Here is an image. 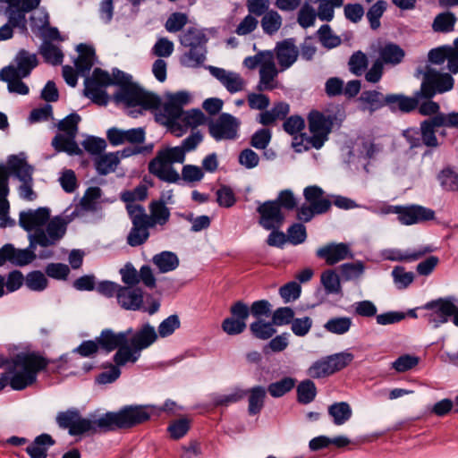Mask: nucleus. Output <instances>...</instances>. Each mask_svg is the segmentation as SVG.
Wrapping results in <instances>:
<instances>
[{
  "instance_id": "obj_30",
  "label": "nucleus",
  "mask_w": 458,
  "mask_h": 458,
  "mask_svg": "<svg viewBox=\"0 0 458 458\" xmlns=\"http://www.w3.org/2000/svg\"><path fill=\"white\" fill-rule=\"evenodd\" d=\"M358 103L360 110L369 114L386 106V96L375 89L362 91Z\"/></svg>"
},
{
  "instance_id": "obj_10",
  "label": "nucleus",
  "mask_w": 458,
  "mask_h": 458,
  "mask_svg": "<svg viewBox=\"0 0 458 458\" xmlns=\"http://www.w3.org/2000/svg\"><path fill=\"white\" fill-rule=\"evenodd\" d=\"M454 81L449 73L440 72L434 68L428 67L423 74L417 97L430 99L437 94L450 91L454 88Z\"/></svg>"
},
{
  "instance_id": "obj_14",
  "label": "nucleus",
  "mask_w": 458,
  "mask_h": 458,
  "mask_svg": "<svg viewBox=\"0 0 458 458\" xmlns=\"http://www.w3.org/2000/svg\"><path fill=\"white\" fill-rule=\"evenodd\" d=\"M8 169L21 182L19 187L20 197L25 200H34L36 193L32 189V172L33 168L28 165L26 160L18 156H11L8 159Z\"/></svg>"
},
{
  "instance_id": "obj_1",
  "label": "nucleus",
  "mask_w": 458,
  "mask_h": 458,
  "mask_svg": "<svg viewBox=\"0 0 458 458\" xmlns=\"http://www.w3.org/2000/svg\"><path fill=\"white\" fill-rule=\"evenodd\" d=\"M149 418L150 414L146 407L126 405L117 411L90 414L88 418H82L75 409L68 410L57 414L56 422L60 428H68L71 436H78L128 429L147 421Z\"/></svg>"
},
{
  "instance_id": "obj_25",
  "label": "nucleus",
  "mask_w": 458,
  "mask_h": 458,
  "mask_svg": "<svg viewBox=\"0 0 458 458\" xmlns=\"http://www.w3.org/2000/svg\"><path fill=\"white\" fill-rule=\"evenodd\" d=\"M106 136L109 142L114 146L125 142L139 144L145 140V131L141 127L130 130H121L114 127L107 131Z\"/></svg>"
},
{
  "instance_id": "obj_9",
  "label": "nucleus",
  "mask_w": 458,
  "mask_h": 458,
  "mask_svg": "<svg viewBox=\"0 0 458 458\" xmlns=\"http://www.w3.org/2000/svg\"><path fill=\"white\" fill-rule=\"evenodd\" d=\"M430 312L427 315L428 321L437 328L448 321L453 316V323L458 327V301L454 297L439 298L424 305Z\"/></svg>"
},
{
  "instance_id": "obj_53",
  "label": "nucleus",
  "mask_w": 458,
  "mask_h": 458,
  "mask_svg": "<svg viewBox=\"0 0 458 458\" xmlns=\"http://www.w3.org/2000/svg\"><path fill=\"white\" fill-rule=\"evenodd\" d=\"M328 414L333 418L335 425H343L352 417L351 406L345 403H335L328 407Z\"/></svg>"
},
{
  "instance_id": "obj_55",
  "label": "nucleus",
  "mask_w": 458,
  "mask_h": 458,
  "mask_svg": "<svg viewBox=\"0 0 458 458\" xmlns=\"http://www.w3.org/2000/svg\"><path fill=\"white\" fill-rule=\"evenodd\" d=\"M352 326V319L349 317H335L329 318L324 325V328L335 335H344Z\"/></svg>"
},
{
  "instance_id": "obj_17",
  "label": "nucleus",
  "mask_w": 458,
  "mask_h": 458,
  "mask_svg": "<svg viewBox=\"0 0 458 458\" xmlns=\"http://www.w3.org/2000/svg\"><path fill=\"white\" fill-rule=\"evenodd\" d=\"M230 312L231 317L224 319L222 328L227 335H236L246 328V320L250 316L249 306L238 301L231 306Z\"/></svg>"
},
{
  "instance_id": "obj_54",
  "label": "nucleus",
  "mask_w": 458,
  "mask_h": 458,
  "mask_svg": "<svg viewBox=\"0 0 458 458\" xmlns=\"http://www.w3.org/2000/svg\"><path fill=\"white\" fill-rule=\"evenodd\" d=\"M189 48L190 50L181 58L182 64L187 67H197L201 65L206 59V46Z\"/></svg>"
},
{
  "instance_id": "obj_32",
  "label": "nucleus",
  "mask_w": 458,
  "mask_h": 458,
  "mask_svg": "<svg viewBox=\"0 0 458 458\" xmlns=\"http://www.w3.org/2000/svg\"><path fill=\"white\" fill-rule=\"evenodd\" d=\"M206 116L202 111L199 109H191L182 112L177 121H173L170 126L173 130H179L181 132L185 131L189 128H195L205 123Z\"/></svg>"
},
{
  "instance_id": "obj_11",
  "label": "nucleus",
  "mask_w": 458,
  "mask_h": 458,
  "mask_svg": "<svg viewBox=\"0 0 458 458\" xmlns=\"http://www.w3.org/2000/svg\"><path fill=\"white\" fill-rule=\"evenodd\" d=\"M354 359L352 352H342L328 355L315 361L308 369V374L313 378H322L346 368Z\"/></svg>"
},
{
  "instance_id": "obj_21",
  "label": "nucleus",
  "mask_w": 458,
  "mask_h": 458,
  "mask_svg": "<svg viewBox=\"0 0 458 458\" xmlns=\"http://www.w3.org/2000/svg\"><path fill=\"white\" fill-rule=\"evenodd\" d=\"M191 94L188 91H178L175 93L165 94V103L164 112L169 124L173 121H177L180 114L183 112V106L191 102Z\"/></svg>"
},
{
  "instance_id": "obj_62",
  "label": "nucleus",
  "mask_w": 458,
  "mask_h": 458,
  "mask_svg": "<svg viewBox=\"0 0 458 458\" xmlns=\"http://www.w3.org/2000/svg\"><path fill=\"white\" fill-rule=\"evenodd\" d=\"M368 64L367 55L361 51H357L353 53L349 59V70L352 74L360 76L365 72Z\"/></svg>"
},
{
  "instance_id": "obj_22",
  "label": "nucleus",
  "mask_w": 458,
  "mask_h": 458,
  "mask_svg": "<svg viewBox=\"0 0 458 458\" xmlns=\"http://www.w3.org/2000/svg\"><path fill=\"white\" fill-rule=\"evenodd\" d=\"M274 55L278 62L280 71L284 72L297 61L299 49L293 38H287L276 44Z\"/></svg>"
},
{
  "instance_id": "obj_19",
  "label": "nucleus",
  "mask_w": 458,
  "mask_h": 458,
  "mask_svg": "<svg viewBox=\"0 0 458 458\" xmlns=\"http://www.w3.org/2000/svg\"><path fill=\"white\" fill-rule=\"evenodd\" d=\"M448 61L449 71L458 73V38L454 42V47L443 46L431 49L428 53V61L435 64H442Z\"/></svg>"
},
{
  "instance_id": "obj_8",
  "label": "nucleus",
  "mask_w": 458,
  "mask_h": 458,
  "mask_svg": "<svg viewBox=\"0 0 458 458\" xmlns=\"http://www.w3.org/2000/svg\"><path fill=\"white\" fill-rule=\"evenodd\" d=\"M80 121V115L73 113L58 123L57 127L62 132L56 134L52 140V146L56 151L66 152L69 155L82 153L75 141Z\"/></svg>"
},
{
  "instance_id": "obj_46",
  "label": "nucleus",
  "mask_w": 458,
  "mask_h": 458,
  "mask_svg": "<svg viewBox=\"0 0 458 458\" xmlns=\"http://www.w3.org/2000/svg\"><path fill=\"white\" fill-rule=\"evenodd\" d=\"M153 264L160 273H168L176 269L179 266L177 255L172 251H162L152 258Z\"/></svg>"
},
{
  "instance_id": "obj_20",
  "label": "nucleus",
  "mask_w": 458,
  "mask_h": 458,
  "mask_svg": "<svg viewBox=\"0 0 458 458\" xmlns=\"http://www.w3.org/2000/svg\"><path fill=\"white\" fill-rule=\"evenodd\" d=\"M435 212L420 205L400 206L398 220L401 224L411 225L434 219Z\"/></svg>"
},
{
  "instance_id": "obj_40",
  "label": "nucleus",
  "mask_w": 458,
  "mask_h": 458,
  "mask_svg": "<svg viewBox=\"0 0 458 458\" xmlns=\"http://www.w3.org/2000/svg\"><path fill=\"white\" fill-rule=\"evenodd\" d=\"M404 55V51L399 46L387 43L378 49V58L377 60L383 66L385 64L396 65L403 61Z\"/></svg>"
},
{
  "instance_id": "obj_33",
  "label": "nucleus",
  "mask_w": 458,
  "mask_h": 458,
  "mask_svg": "<svg viewBox=\"0 0 458 458\" xmlns=\"http://www.w3.org/2000/svg\"><path fill=\"white\" fill-rule=\"evenodd\" d=\"M443 118L436 115L420 123V136L422 144L429 148H437L439 142L436 136L437 128L443 126Z\"/></svg>"
},
{
  "instance_id": "obj_26",
  "label": "nucleus",
  "mask_w": 458,
  "mask_h": 458,
  "mask_svg": "<svg viewBox=\"0 0 458 458\" xmlns=\"http://www.w3.org/2000/svg\"><path fill=\"white\" fill-rule=\"evenodd\" d=\"M8 4L6 13L9 21L18 26L25 19V14L38 8L41 0H4Z\"/></svg>"
},
{
  "instance_id": "obj_43",
  "label": "nucleus",
  "mask_w": 458,
  "mask_h": 458,
  "mask_svg": "<svg viewBox=\"0 0 458 458\" xmlns=\"http://www.w3.org/2000/svg\"><path fill=\"white\" fill-rule=\"evenodd\" d=\"M148 197V188L144 184H140L135 187L133 190L124 191L121 193L120 199L122 201L125 203L126 211L129 214L130 207L132 208H140L141 209H145L144 207L139 203L138 201H142L146 199Z\"/></svg>"
},
{
  "instance_id": "obj_5",
  "label": "nucleus",
  "mask_w": 458,
  "mask_h": 458,
  "mask_svg": "<svg viewBox=\"0 0 458 458\" xmlns=\"http://www.w3.org/2000/svg\"><path fill=\"white\" fill-rule=\"evenodd\" d=\"M131 82V76L118 70L114 69L112 76L100 68H96L91 77L85 79V96L92 99L98 105L107 103V94L106 88L109 85H119L120 88Z\"/></svg>"
},
{
  "instance_id": "obj_51",
  "label": "nucleus",
  "mask_w": 458,
  "mask_h": 458,
  "mask_svg": "<svg viewBox=\"0 0 458 458\" xmlns=\"http://www.w3.org/2000/svg\"><path fill=\"white\" fill-rule=\"evenodd\" d=\"M140 356V352L136 348L128 346V344H123L118 348V351L115 352L114 356V361L115 366L118 368L125 365L127 362L134 363L136 362Z\"/></svg>"
},
{
  "instance_id": "obj_50",
  "label": "nucleus",
  "mask_w": 458,
  "mask_h": 458,
  "mask_svg": "<svg viewBox=\"0 0 458 458\" xmlns=\"http://www.w3.org/2000/svg\"><path fill=\"white\" fill-rule=\"evenodd\" d=\"M283 19L275 10L267 11L262 17L260 25L265 34L275 35L282 27Z\"/></svg>"
},
{
  "instance_id": "obj_36",
  "label": "nucleus",
  "mask_w": 458,
  "mask_h": 458,
  "mask_svg": "<svg viewBox=\"0 0 458 458\" xmlns=\"http://www.w3.org/2000/svg\"><path fill=\"white\" fill-rule=\"evenodd\" d=\"M157 337L155 327L147 323L131 336V344L132 347L141 352L154 344Z\"/></svg>"
},
{
  "instance_id": "obj_45",
  "label": "nucleus",
  "mask_w": 458,
  "mask_h": 458,
  "mask_svg": "<svg viewBox=\"0 0 458 458\" xmlns=\"http://www.w3.org/2000/svg\"><path fill=\"white\" fill-rule=\"evenodd\" d=\"M365 264L363 261L347 262L339 266V275L344 282L359 281L365 273Z\"/></svg>"
},
{
  "instance_id": "obj_3",
  "label": "nucleus",
  "mask_w": 458,
  "mask_h": 458,
  "mask_svg": "<svg viewBox=\"0 0 458 458\" xmlns=\"http://www.w3.org/2000/svg\"><path fill=\"white\" fill-rule=\"evenodd\" d=\"M202 140V134L196 131L185 138L181 146L168 147L158 150L156 157L148 164L149 173L164 182H178L180 175L172 165L183 163L186 152L194 150Z\"/></svg>"
},
{
  "instance_id": "obj_18",
  "label": "nucleus",
  "mask_w": 458,
  "mask_h": 458,
  "mask_svg": "<svg viewBox=\"0 0 458 458\" xmlns=\"http://www.w3.org/2000/svg\"><path fill=\"white\" fill-rule=\"evenodd\" d=\"M257 211L260 215L259 223L266 230L277 229L284 221V215L277 201H266L258 207Z\"/></svg>"
},
{
  "instance_id": "obj_58",
  "label": "nucleus",
  "mask_w": 458,
  "mask_h": 458,
  "mask_svg": "<svg viewBox=\"0 0 458 458\" xmlns=\"http://www.w3.org/2000/svg\"><path fill=\"white\" fill-rule=\"evenodd\" d=\"M340 275L338 276L333 270H327L321 275V284L326 293L328 294H337L341 293L342 287L340 284Z\"/></svg>"
},
{
  "instance_id": "obj_44",
  "label": "nucleus",
  "mask_w": 458,
  "mask_h": 458,
  "mask_svg": "<svg viewBox=\"0 0 458 458\" xmlns=\"http://www.w3.org/2000/svg\"><path fill=\"white\" fill-rule=\"evenodd\" d=\"M54 444L55 440L50 435L41 434L26 447V452L31 458H47V447Z\"/></svg>"
},
{
  "instance_id": "obj_47",
  "label": "nucleus",
  "mask_w": 458,
  "mask_h": 458,
  "mask_svg": "<svg viewBox=\"0 0 458 458\" xmlns=\"http://www.w3.org/2000/svg\"><path fill=\"white\" fill-rule=\"evenodd\" d=\"M180 42L186 47H204L208 38L203 30L197 28H189L180 36Z\"/></svg>"
},
{
  "instance_id": "obj_28",
  "label": "nucleus",
  "mask_w": 458,
  "mask_h": 458,
  "mask_svg": "<svg viewBox=\"0 0 458 458\" xmlns=\"http://www.w3.org/2000/svg\"><path fill=\"white\" fill-rule=\"evenodd\" d=\"M279 72L281 71L276 66L274 55L267 64L259 68V81L257 85V89L259 92H262L277 88V76Z\"/></svg>"
},
{
  "instance_id": "obj_59",
  "label": "nucleus",
  "mask_w": 458,
  "mask_h": 458,
  "mask_svg": "<svg viewBox=\"0 0 458 458\" xmlns=\"http://www.w3.org/2000/svg\"><path fill=\"white\" fill-rule=\"evenodd\" d=\"M273 326L275 325L272 321L265 322L264 320L258 319L250 325V330L256 338L267 340L276 333Z\"/></svg>"
},
{
  "instance_id": "obj_39",
  "label": "nucleus",
  "mask_w": 458,
  "mask_h": 458,
  "mask_svg": "<svg viewBox=\"0 0 458 458\" xmlns=\"http://www.w3.org/2000/svg\"><path fill=\"white\" fill-rule=\"evenodd\" d=\"M79 53L78 58L75 60V67L81 75L85 76L91 70L95 63V50L92 47L86 44L77 46Z\"/></svg>"
},
{
  "instance_id": "obj_41",
  "label": "nucleus",
  "mask_w": 458,
  "mask_h": 458,
  "mask_svg": "<svg viewBox=\"0 0 458 458\" xmlns=\"http://www.w3.org/2000/svg\"><path fill=\"white\" fill-rule=\"evenodd\" d=\"M290 112V106L285 102H278L270 110L261 112L258 116V122L262 125L273 124L277 120L284 119Z\"/></svg>"
},
{
  "instance_id": "obj_6",
  "label": "nucleus",
  "mask_w": 458,
  "mask_h": 458,
  "mask_svg": "<svg viewBox=\"0 0 458 458\" xmlns=\"http://www.w3.org/2000/svg\"><path fill=\"white\" fill-rule=\"evenodd\" d=\"M305 203L296 209V218L301 223H308L315 216L327 213L332 202L325 196V191L317 185H310L303 190Z\"/></svg>"
},
{
  "instance_id": "obj_4",
  "label": "nucleus",
  "mask_w": 458,
  "mask_h": 458,
  "mask_svg": "<svg viewBox=\"0 0 458 458\" xmlns=\"http://www.w3.org/2000/svg\"><path fill=\"white\" fill-rule=\"evenodd\" d=\"M67 222L61 216H55L47 226V236L43 233L29 234V247L26 249H15L13 245L8 246L9 262L14 266L23 267L31 263L36 259L35 250L38 245L49 247L55 245L65 234Z\"/></svg>"
},
{
  "instance_id": "obj_16",
  "label": "nucleus",
  "mask_w": 458,
  "mask_h": 458,
  "mask_svg": "<svg viewBox=\"0 0 458 458\" xmlns=\"http://www.w3.org/2000/svg\"><path fill=\"white\" fill-rule=\"evenodd\" d=\"M49 217L50 210L47 208L29 209L20 213L19 224L25 231L30 233L29 234L43 233L47 236V226L51 221Z\"/></svg>"
},
{
  "instance_id": "obj_13",
  "label": "nucleus",
  "mask_w": 458,
  "mask_h": 458,
  "mask_svg": "<svg viewBox=\"0 0 458 458\" xmlns=\"http://www.w3.org/2000/svg\"><path fill=\"white\" fill-rule=\"evenodd\" d=\"M241 124L239 118L222 113L208 123V132L216 141L235 140L239 138Z\"/></svg>"
},
{
  "instance_id": "obj_49",
  "label": "nucleus",
  "mask_w": 458,
  "mask_h": 458,
  "mask_svg": "<svg viewBox=\"0 0 458 458\" xmlns=\"http://www.w3.org/2000/svg\"><path fill=\"white\" fill-rule=\"evenodd\" d=\"M39 53L47 63L53 65L62 64L64 59V54L60 47L48 40H44L40 46Z\"/></svg>"
},
{
  "instance_id": "obj_57",
  "label": "nucleus",
  "mask_w": 458,
  "mask_h": 458,
  "mask_svg": "<svg viewBox=\"0 0 458 458\" xmlns=\"http://www.w3.org/2000/svg\"><path fill=\"white\" fill-rule=\"evenodd\" d=\"M456 18L451 12L441 13L436 16L432 29L437 32H449L454 30Z\"/></svg>"
},
{
  "instance_id": "obj_24",
  "label": "nucleus",
  "mask_w": 458,
  "mask_h": 458,
  "mask_svg": "<svg viewBox=\"0 0 458 458\" xmlns=\"http://www.w3.org/2000/svg\"><path fill=\"white\" fill-rule=\"evenodd\" d=\"M317 256L324 259L326 262L332 266L344 259L352 258L350 245L347 243H329L319 248L317 250Z\"/></svg>"
},
{
  "instance_id": "obj_60",
  "label": "nucleus",
  "mask_w": 458,
  "mask_h": 458,
  "mask_svg": "<svg viewBox=\"0 0 458 458\" xmlns=\"http://www.w3.org/2000/svg\"><path fill=\"white\" fill-rule=\"evenodd\" d=\"M317 394V388L313 381L306 379L301 381L297 386V397L301 403H311Z\"/></svg>"
},
{
  "instance_id": "obj_42",
  "label": "nucleus",
  "mask_w": 458,
  "mask_h": 458,
  "mask_svg": "<svg viewBox=\"0 0 458 458\" xmlns=\"http://www.w3.org/2000/svg\"><path fill=\"white\" fill-rule=\"evenodd\" d=\"M431 251L432 249L429 246H423L419 249L407 250H392L388 251L386 259L393 261L412 262L420 259Z\"/></svg>"
},
{
  "instance_id": "obj_15",
  "label": "nucleus",
  "mask_w": 458,
  "mask_h": 458,
  "mask_svg": "<svg viewBox=\"0 0 458 458\" xmlns=\"http://www.w3.org/2000/svg\"><path fill=\"white\" fill-rule=\"evenodd\" d=\"M129 218L131 222V228L127 235V243L131 247L142 245L149 237V228H153L147 221V213L140 208L130 207Z\"/></svg>"
},
{
  "instance_id": "obj_63",
  "label": "nucleus",
  "mask_w": 458,
  "mask_h": 458,
  "mask_svg": "<svg viewBox=\"0 0 458 458\" xmlns=\"http://www.w3.org/2000/svg\"><path fill=\"white\" fill-rule=\"evenodd\" d=\"M26 286L36 292H41L47 286V279L41 271H32L25 278Z\"/></svg>"
},
{
  "instance_id": "obj_27",
  "label": "nucleus",
  "mask_w": 458,
  "mask_h": 458,
  "mask_svg": "<svg viewBox=\"0 0 458 458\" xmlns=\"http://www.w3.org/2000/svg\"><path fill=\"white\" fill-rule=\"evenodd\" d=\"M131 335V328L119 333H114L111 329H105L97 338V341L102 349L106 350L107 352H110L116 348H119L123 344H128L129 336Z\"/></svg>"
},
{
  "instance_id": "obj_48",
  "label": "nucleus",
  "mask_w": 458,
  "mask_h": 458,
  "mask_svg": "<svg viewBox=\"0 0 458 458\" xmlns=\"http://www.w3.org/2000/svg\"><path fill=\"white\" fill-rule=\"evenodd\" d=\"M119 162V157L115 153L99 155L95 158V167L99 174L106 175L114 172Z\"/></svg>"
},
{
  "instance_id": "obj_56",
  "label": "nucleus",
  "mask_w": 458,
  "mask_h": 458,
  "mask_svg": "<svg viewBox=\"0 0 458 458\" xmlns=\"http://www.w3.org/2000/svg\"><path fill=\"white\" fill-rule=\"evenodd\" d=\"M296 384V379L291 377H285L278 381L271 383L267 391L272 397L279 398L290 392Z\"/></svg>"
},
{
  "instance_id": "obj_61",
  "label": "nucleus",
  "mask_w": 458,
  "mask_h": 458,
  "mask_svg": "<svg viewBox=\"0 0 458 458\" xmlns=\"http://www.w3.org/2000/svg\"><path fill=\"white\" fill-rule=\"evenodd\" d=\"M387 4L384 0H378L370 6L366 16L372 30H377L380 27V18L386 10Z\"/></svg>"
},
{
  "instance_id": "obj_64",
  "label": "nucleus",
  "mask_w": 458,
  "mask_h": 458,
  "mask_svg": "<svg viewBox=\"0 0 458 458\" xmlns=\"http://www.w3.org/2000/svg\"><path fill=\"white\" fill-rule=\"evenodd\" d=\"M441 186L451 191H458V174L452 169H444L438 175Z\"/></svg>"
},
{
  "instance_id": "obj_12",
  "label": "nucleus",
  "mask_w": 458,
  "mask_h": 458,
  "mask_svg": "<svg viewBox=\"0 0 458 458\" xmlns=\"http://www.w3.org/2000/svg\"><path fill=\"white\" fill-rule=\"evenodd\" d=\"M308 123L311 136L306 138L307 143L319 149L328 139L334 125V118L313 110L308 115Z\"/></svg>"
},
{
  "instance_id": "obj_38",
  "label": "nucleus",
  "mask_w": 458,
  "mask_h": 458,
  "mask_svg": "<svg viewBox=\"0 0 458 458\" xmlns=\"http://www.w3.org/2000/svg\"><path fill=\"white\" fill-rule=\"evenodd\" d=\"M24 77L14 74L12 67H4L0 71V80L7 82L9 92L27 95L30 91L29 87L21 81Z\"/></svg>"
},
{
  "instance_id": "obj_34",
  "label": "nucleus",
  "mask_w": 458,
  "mask_h": 458,
  "mask_svg": "<svg viewBox=\"0 0 458 458\" xmlns=\"http://www.w3.org/2000/svg\"><path fill=\"white\" fill-rule=\"evenodd\" d=\"M420 98L415 95V98L406 97L402 94H387L386 95V106L392 112L400 111L402 113H409L414 110L419 105Z\"/></svg>"
},
{
  "instance_id": "obj_2",
  "label": "nucleus",
  "mask_w": 458,
  "mask_h": 458,
  "mask_svg": "<svg viewBox=\"0 0 458 458\" xmlns=\"http://www.w3.org/2000/svg\"><path fill=\"white\" fill-rule=\"evenodd\" d=\"M49 361L39 352H21L12 359L6 372L0 377V391L7 384L13 390H23L37 380L38 373L45 369Z\"/></svg>"
},
{
  "instance_id": "obj_7",
  "label": "nucleus",
  "mask_w": 458,
  "mask_h": 458,
  "mask_svg": "<svg viewBox=\"0 0 458 458\" xmlns=\"http://www.w3.org/2000/svg\"><path fill=\"white\" fill-rule=\"evenodd\" d=\"M114 99L129 107H140L143 110L157 109L161 105L158 96L145 91L132 81L119 88L114 94Z\"/></svg>"
},
{
  "instance_id": "obj_37",
  "label": "nucleus",
  "mask_w": 458,
  "mask_h": 458,
  "mask_svg": "<svg viewBox=\"0 0 458 458\" xmlns=\"http://www.w3.org/2000/svg\"><path fill=\"white\" fill-rule=\"evenodd\" d=\"M16 65H9L14 71V74L28 77L31 71L38 65V58L35 54L26 50H21L15 57Z\"/></svg>"
},
{
  "instance_id": "obj_52",
  "label": "nucleus",
  "mask_w": 458,
  "mask_h": 458,
  "mask_svg": "<svg viewBox=\"0 0 458 458\" xmlns=\"http://www.w3.org/2000/svg\"><path fill=\"white\" fill-rule=\"evenodd\" d=\"M248 412L250 415L259 413L264 406L266 390L263 386H258L249 390Z\"/></svg>"
},
{
  "instance_id": "obj_31",
  "label": "nucleus",
  "mask_w": 458,
  "mask_h": 458,
  "mask_svg": "<svg viewBox=\"0 0 458 458\" xmlns=\"http://www.w3.org/2000/svg\"><path fill=\"white\" fill-rule=\"evenodd\" d=\"M9 193L8 188V174L4 166H0V227L4 228L8 225H13V222L10 219L9 213V201L7 195Z\"/></svg>"
},
{
  "instance_id": "obj_23",
  "label": "nucleus",
  "mask_w": 458,
  "mask_h": 458,
  "mask_svg": "<svg viewBox=\"0 0 458 458\" xmlns=\"http://www.w3.org/2000/svg\"><path fill=\"white\" fill-rule=\"evenodd\" d=\"M209 71L210 73L227 89V91L232 94L240 92L245 88L246 82L238 72L214 66H211Z\"/></svg>"
},
{
  "instance_id": "obj_29",
  "label": "nucleus",
  "mask_w": 458,
  "mask_h": 458,
  "mask_svg": "<svg viewBox=\"0 0 458 458\" xmlns=\"http://www.w3.org/2000/svg\"><path fill=\"white\" fill-rule=\"evenodd\" d=\"M117 301L124 310H139L143 303V292L140 288L121 286L118 292Z\"/></svg>"
},
{
  "instance_id": "obj_35",
  "label": "nucleus",
  "mask_w": 458,
  "mask_h": 458,
  "mask_svg": "<svg viewBox=\"0 0 458 458\" xmlns=\"http://www.w3.org/2000/svg\"><path fill=\"white\" fill-rule=\"evenodd\" d=\"M149 215L147 214V221L152 227L165 226L170 218V209L163 200H152L148 205Z\"/></svg>"
}]
</instances>
